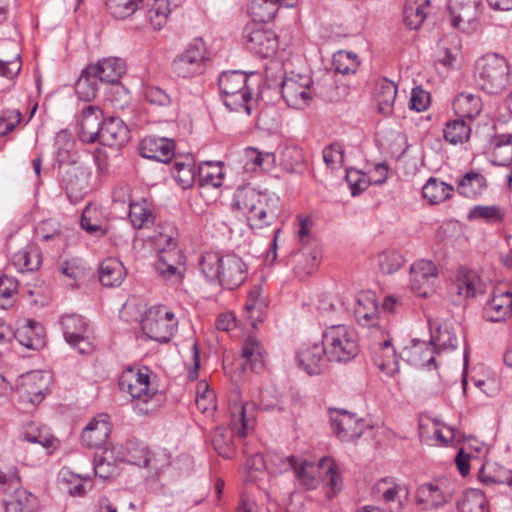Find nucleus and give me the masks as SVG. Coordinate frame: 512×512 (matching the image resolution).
<instances>
[{
    "label": "nucleus",
    "instance_id": "nucleus-53",
    "mask_svg": "<svg viewBox=\"0 0 512 512\" xmlns=\"http://www.w3.org/2000/svg\"><path fill=\"white\" fill-rule=\"evenodd\" d=\"M485 497L479 490H472L464 495L462 502L458 503L459 512H485Z\"/></svg>",
    "mask_w": 512,
    "mask_h": 512
},
{
    "label": "nucleus",
    "instance_id": "nucleus-51",
    "mask_svg": "<svg viewBox=\"0 0 512 512\" xmlns=\"http://www.w3.org/2000/svg\"><path fill=\"white\" fill-rule=\"evenodd\" d=\"M277 218V213L271 208L269 202L252 215L247 216V222L251 229H262L271 225Z\"/></svg>",
    "mask_w": 512,
    "mask_h": 512
},
{
    "label": "nucleus",
    "instance_id": "nucleus-32",
    "mask_svg": "<svg viewBox=\"0 0 512 512\" xmlns=\"http://www.w3.org/2000/svg\"><path fill=\"white\" fill-rule=\"evenodd\" d=\"M453 109L458 116L472 120L480 114L482 101L479 95L461 92L453 101Z\"/></svg>",
    "mask_w": 512,
    "mask_h": 512
},
{
    "label": "nucleus",
    "instance_id": "nucleus-37",
    "mask_svg": "<svg viewBox=\"0 0 512 512\" xmlns=\"http://www.w3.org/2000/svg\"><path fill=\"white\" fill-rule=\"evenodd\" d=\"M397 96V86L394 82L383 79L377 84L375 99L379 111L384 115H390Z\"/></svg>",
    "mask_w": 512,
    "mask_h": 512
},
{
    "label": "nucleus",
    "instance_id": "nucleus-49",
    "mask_svg": "<svg viewBox=\"0 0 512 512\" xmlns=\"http://www.w3.org/2000/svg\"><path fill=\"white\" fill-rule=\"evenodd\" d=\"M402 492L407 494L405 486L395 483L393 478H383L375 485V493L380 495L386 503L397 501Z\"/></svg>",
    "mask_w": 512,
    "mask_h": 512
},
{
    "label": "nucleus",
    "instance_id": "nucleus-44",
    "mask_svg": "<svg viewBox=\"0 0 512 512\" xmlns=\"http://www.w3.org/2000/svg\"><path fill=\"white\" fill-rule=\"evenodd\" d=\"M143 5V0H105L108 13L115 19L132 16Z\"/></svg>",
    "mask_w": 512,
    "mask_h": 512
},
{
    "label": "nucleus",
    "instance_id": "nucleus-33",
    "mask_svg": "<svg viewBox=\"0 0 512 512\" xmlns=\"http://www.w3.org/2000/svg\"><path fill=\"white\" fill-rule=\"evenodd\" d=\"M19 441H26L32 444H38L44 449L53 446L55 438L50 434L49 430L39 423H27L18 436Z\"/></svg>",
    "mask_w": 512,
    "mask_h": 512
},
{
    "label": "nucleus",
    "instance_id": "nucleus-24",
    "mask_svg": "<svg viewBox=\"0 0 512 512\" xmlns=\"http://www.w3.org/2000/svg\"><path fill=\"white\" fill-rule=\"evenodd\" d=\"M271 201L266 193L257 191L250 186L238 188L233 199V208L242 211L246 216L252 215Z\"/></svg>",
    "mask_w": 512,
    "mask_h": 512
},
{
    "label": "nucleus",
    "instance_id": "nucleus-23",
    "mask_svg": "<svg viewBox=\"0 0 512 512\" xmlns=\"http://www.w3.org/2000/svg\"><path fill=\"white\" fill-rule=\"evenodd\" d=\"M130 137V130L126 123L117 116L105 118L98 142L109 147H121Z\"/></svg>",
    "mask_w": 512,
    "mask_h": 512
},
{
    "label": "nucleus",
    "instance_id": "nucleus-52",
    "mask_svg": "<svg viewBox=\"0 0 512 512\" xmlns=\"http://www.w3.org/2000/svg\"><path fill=\"white\" fill-rule=\"evenodd\" d=\"M0 486L4 492L21 489V481L15 465L0 463Z\"/></svg>",
    "mask_w": 512,
    "mask_h": 512
},
{
    "label": "nucleus",
    "instance_id": "nucleus-31",
    "mask_svg": "<svg viewBox=\"0 0 512 512\" xmlns=\"http://www.w3.org/2000/svg\"><path fill=\"white\" fill-rule=\"evenodd\" d=\"M117 456L114 457L113 450L104 448L101 452H97L93 459V470L95 476L103 480H110L119 475V467L116 463Z\"/></svg>",
    "mask_w": 512,
    "mask_h": 512
},
{
    "label": "nucleus",
    "instance_id": "nucleus-64",
    "mask_svg": "<svg viewBox=\"0 0 512 512\" xmlns=\"http://www.w3.org/2000/svg\"><path fill=\"white\" fill-rule=\"evenodd\" d=\"M345 179L351 189L352 196L359 195L368 187V182L365 178V175L361 173L359 170H347Z\"/></svg>",
    "mask_w": 512,
    "mask_h": 512
},
{
    "label": "nucleus",
    "instance_id": "nucleus-55",
    "mask_svg": "<svg viewBox=\"0 0 512 512\" xmlns=\"http://www.w3.org/2000/svg\"><path fill=\"white\" fill-rule=\"evenodd\" d=\"M14 51L10 57L0 56V75L9 79L16 77L21 70L20 54L15 44H10Z\"/></svg>",
    "mask_w": 512,
    "mask_h": 512
},
{
    "label": "nucleus",
    "instance_id": "nucleus-60",
    "mask_svg": "<svg viewBox=\"0 0 512 512\" xmlns=\"http://www.w3.org/2000/svg\"><path fill=\"white\" fill-rule=\"evenodd\" d=\"M378 263L383 273L392 274L400 269L404 259L397 251H385L378 256Z\"/></svg>",
    "mask_w": 512,
    "mask_h": 512
},
{
    "label": "nucleus",
    "instance_id": "nucleus-38",
    "mask_svg": "<svg viewBox=\"0 0 512 512\" xmlns=\"http://www.w3.org/2000/svg\"><path fill=\"white\" fill-rule=\"evenodd\" d=\"M470 134V125L465 121V118L460 116L448 121L443 129L444 139L453 145L466 142L470 138Z\"/></svg>",
    "mask_w": 512,
    "mask_h": 512
},
{
    "label": "nucleus",
    "instance_id": "nucleus-4",
    "mask_svg": "<svg viewBox=\"0 0 512 512\" xmlns=\"http://www.w3.org/2000/svg\"><path fill=\"white\" fill-rule=\"evenodd\" d=\"M218 86L223 103L230 111L252 114L256 100L252 98L246 73L238 70L223 72L218 78Z\"/></svg>",
    "mask_w": 512,
    "mask_h": 512
},
{
    "label": "nucleus",
    "instance_id": "nucleus-36",
    "mask_svg": "<svg viewBox=\"0 0 512 512\" xmlns=\"http://www.w3.org/2000/svg\"><path fill=\"white\" fill-rule=\"evenodd\" d=\"M280 0H248L247 11L252 22L267 23L271 21L278 9Z\"/></svg>",
    "mask_w": 512,
    "mask_h": 512
},
{
    "label": "nucleus",
    "instance_id": "nucleus-14",
    "mask_svg": "<svg viewBox=\"0 0 512 512\" xmlns=\"http://www.w3.org/2000/svg\"><path fill=\"white\" fill-rule=\"evenodd\" d=\"M60 325L66 342L79 353L86 354L92 350L89 340V324L78 314H66L60 319Z\"/></svg>",
    "mask_w": 512,
    "mask_h": 512
},
{
    "label": "nucleus",
    "instance_id": "nucleus-7",
    "mask_svg": "<svg viewBox=\"0 0 512 512\" xmlns=\"http://www.w3.org/2000/svg\"><path fill=\"white\" fill-rule=\"evenodd\" d=\"M91 176V169L77 160H70L68 164H61L59 171H57L59 185L73 203L83 199L89 191Z\"/></svg>",
    "mask_w": 512,
    "mask_h": 512
},
{
    "label": "nucleus",
    "instance_id": "nucleus-6",
    "mask_svg": "<svg viewBox=\"0 0 512 512\" xmlns=\"http://www.w3.org/2000/svg\"><path fill=\"white\" fill-rule=\"evenodd\" d=\"M476 84L489 94H499L509 83V67L504 57L488 54L476 61Z\"/></svg>",
    "mask_w": 512,
    "mask_h": 512
},
{
    "label": "nucleus",
    "instance_id": "nucleus-9",
    "mask_svg": "<svg viewBox=\"0 0 512 512\" xmlns=\"http://www.w3.org/2000/svg\"><path fill=\"white\" fill-rule=\"evenodd\" d=\"M206 45L201 38L193 39L185 51L172 62L173 72L182 78H191L205 70Z\"/></svg>",
    "mask_w": 512,
    "mask_h": 512
},
{
    "label": "nucleus",
    "instance_id": "nucleus-59",
    "mask_svg": "<svg viewBox=\"0 0 512 512\" xmlns=\"http://www.w3.org/2000/svg\"><path fill=\"white\" fill-rule=\"evenodd\" d=\"M38 380L42 381L43 376L37 371H32L27 373L25 376H22V388L25 393L31 396L30 401L32 403H40L44 398L42 389L34 388V385Z\"/></svg>",
    "mask_w": 512,
    "mask_h": 512
},
{
    "label": "nucleus",
    "instance_id": "nucleus-57",
    "mask_svg": "<svg viewBox=\"0 0 512 512\" xmlns=\"http://www.w3.org/2000/svg\"><path fill=\"white\" fill-rule=\"evenodd\" d=\"M94 212L95 210L91 207V205L86 206L81 216L80 226L83 230L92 236H104L107 233V228L100 225L98 219L93 218L92 214Z\"/></svg>",
    "mask_w": 512,
    "mask_h": 512
},
{
    "label": "nucleus",
    "instance_id": "nucleus-63",
    "mask_svg": "<svg viewBox=\"0 0 512 512\" xmlns=\"http://www.w3.org/2000/svg\"><path fill=\"white\" fill-rule=\"evenodd\" d=\"M22 114L18 109L0 111V136H5L21 123Z\"/></svg>",
    "mask_w": 512,
    "mask_h": 512
},
{
    "label": "nucleus",
    "instance_id": "nucleus-18",
    "mask_svg": "<svg viewBox=\"0 0 512 512\" xmlns=\"http://www.w3.org/2000/svg\"><path fill=\"white\" fill-rule=\"evenodd\" d=\"M297 363L307 374L319 375L327 368V349L321 344L313 343L300 348L297 352Z\"/></svg>",
    "mask_w": 512,
    "mask_h": 512
},
{
    "label": "nucleus",
    "instance_id": "nucleus-2",
    "mask_svg": "<svg viewBox=\"0 0 512 512\" xmlns=\"http://www.w3.org/2000/svg\"><path fill=\"white\" fill-rule=\"evenodd\" d=\"M124 73L122 59L109 57L99 60L82 70L75 84L76 94L81 100L91 101L96 97L100 83L117 84Z\"/></svg>",
    "mask_w": 512,
    "mask_h": 512
},
{
    "label": "nucleus",
    "instance_id": "nucleus-22",
    "mask_svg": "<svg viewBox=\"0 0 512 512\" xmlns=\"http://www.w3.org/2000/svg\"><path fill=\"white\" fill-rule=\"evenodd\" d=\"M512 313V291L496 290L485 303L483 318L488 322L505 321Z\"/></svg>",
    "mask_w": 512,
    "mask_h": 512
},
{
    "label": "nucleus",
    "instance_id": "nucleus-1",
    "mask_svg": "<svg viewBox=\"0 0 512 512\" xmlns=\"http://www.w3.org/2000/svg\"><path fill=\"white\" fill-rule=\"evenodd\" d=\"M199 268L208 282L218 283L225 289L238 288L247 277V265L234 253L221 255L206 252L199 260Z\"/></svg>",
    "mask_w": 512,
    "mask_h": 512
},
{
    "label": "nucleus",
    "instance_id": "nucleus-15",
    "mask_svg": "<svg viewBox=\"0 0 512 512\" xmlns=\"http://www.w3.org/2000/svg\"><path fill=\"white\" fill-rule=\"evenodd\" d=\"M486 284L473 270L461 267L456 278L450 286V294L454 303H462L469 298H475L485 293Z\"/></svg>",
    "mask_w": 512,
    "mask_h": 512
},
{
    "label": "nucleus",
    "instance_id": "nucleus-50",
    "mask_svg": "<svg viewBox=\"0 0 512 512\" xmlns=\"http://www.w3.org/2000/svg\"><path fill=\"white\" fill-rule=\"evenodd\" d=\"M214 450L224 458H231L233 455L232 434L222 428H217L212 435Z\"/></svg>",
    "mask_w": 512,
    "mask_h": 512
},
{
    "label": "nucleus",
    "instance_id": "nucleus-47",
    "mask_svg": "<svg viewBox=\"0 0 512 512\" xmlns=\"http://www.w3.org/2000/svg\"><path fill=\"white\" fill-rule=\"evenodd\" d=\"M172 173L182 189L191 188L196 179V166L193 163L174 162Z\"/></svg>",
    "mask_w": 512,
    "mask_h": 512
},
{
    "label": "nucleus",
    "instance_id": "nucleus-29",
    "mask_svg": "<svg viewBox=\"0 0 512 512\" xmlns=\"http://www.w3.org/2000/svg\"><path fill=\"white\" fill-rule=\"evenodd\" d=\"M430 345L436 353L452 351L458 346V338L452 325L447 322L438 324L435 328L430 324Z\"/></svg>",
    "mask_w": 512,
    "mask_h": 512
},
{
    "label": "nucleus",
    "instance_id": "nucleus-17",
    "mask_svg": "<svg viewBox=\"0 0 512 512\" xmlns=\"http://www.w3.org/2000/svg\"><path fill=\"white\" fill-rule=\"evenodd\" d=\"M437 277L438 268L430 260H418L410 267L411 288L421 297H427L431 293Z\"/></svg>",
    "mask_w": 512,
    "mask_h": 512
},
{
    "label": "nucleus",
    "instance_id": "nucleus-42",
    "mask_svg": "<svg viewBox=\"0 0 512 512\" xmlns=\"http://www.w3.org/2000/svg\"><path fill=\"white\" fill-rule=\"evenodd\" d=\"M479 479L486 485L506 484L512 488V469L496 464L486 465L481 469Z\"/></svg>",
    "mask_w": 512,
    "mask_h": 512
},
{
    "label": "nucleus",
    "instance_id": "nucleus-26",
    "mask_svg": "<svg viewBox=\"0 0 512 512\" xmlns=\"http://www.w3.org/2000/svg\"><path fill=\"white\" fill-rule=\"evenodd\" d=\"M372 361L386 375H393L398 371V356L390 339L374 344Z\"/></svg>",
    "mask_w": 512,
    "mask_h": 512
},
{
    "label": "nucleus",
    "instance_id": "nucleus-11",
    "mask_svg": "<svg viewBox=\"0 0 512 512\" xmlns=\"http://www.w3.org/2000/svg\"><path fill=\"white\" fill-rule=\"evenodd\" d=\"M118 385L122 391L129 393L133 399L142 400L143 402H147L157 392L151 385L150 370L146 366L127 368L122 372Z\"/></svg>",
    "mask_w": 512,
    "mask_h": 512
},
{
    "label": "nucleus",
    "instance_id": "nucleus-27",
    "mask_svg": "<svg viewBox=\"0 0 512 512\" xmlns=\"http://www.w3.org/2000/svg\"><path fill=\"white\" fill-rule=\"evenodd\" d=\"M14 338L24 347L40 350L45 346V330L37 321L28 319L24 325L15 331Z\"/></svg>",
    "mask_w": 512,
    "mask_h": 512
},
{
    "label": "nucleus",
    "instance_id": "nucleus-3",
    "mask_svg": "<svg viewBox=\"0 0 512 512\" xmlns=\"http://www.w3.org/2000/svg\"><path fill=\"white\" fill-rule=\"evenodd\" d=\"M280 92L285 103L295 109L308 106L314 96L325 101L333 99L332 92L320 84L315 85L309 75L293 72L283 77Z\"/></svg>",
    "mask_w": 512,
    "mask_h": 512
},
{
    "label": "nucleus",
    "instance_id": "nucleus-39",
    "mask_svg": "<svg viewBox=\"0 0 512 512\" xmlns=\"http://www.w3.org/2000/svg\"><path fill=\"white\" fill-rule=\"evenodd\" d=\"M429 0H416L406 3L403 11L405 25L413 30L421 27L427 17V8Z\"/></svg>",
    "mask_w": 512,
    "mask_h": 512
},
{
    "label": "nucleus",
    "instance_id": "nucleus-28",
    "mask_svg": "<svg viewBox=\"0 0 512 512\" xmlns=\"http://www.w3.org/2000/svg\"><path fill=\"white\" fill-rule=\"evenodd\" d=\"M110 431L107 421L93 419L83 429L81 443L88 448L101 449L106 444Z\"/></svg>",
    "mask_w": 512,
    "mask_h": 512
},
{
    "label": "nucleus",
    "instance_id": "nucleus-10",
    "mask_svg": "<svg viewBox=\"0 0 512 512\" xmlns=\"http://www.w3.org/2000/svg\"><path fill=\"white\" fill-rule=\"evenodd\" d=\"M178 321L172 311L162 307L150 309L142 320V330L148 338L167 343L177 330Z\"/></svg>",
    "mask_w": 512,
    "mask_h": 512
},
{
    "label": "nucleus",
    "instance_id": "nucleus-40",
    "mask_svg": "<svg viewBox=\"0 0 512 512\" xmlns=\"http://www.w3.org/2000/svg\"><path fill=\"white\" fill-rule=\"evenodd\" d=\"M37 498L25 489L14 491L9 500H4L5 512H33Z\"/></svg>",
    "mask_w": 512,
    "mask_h": 512
},
{
    "label": "nucleus",
    "instance_id": "nucleus-20",
    "mask_svg": "<svg viewBox=\"0 0 512 512\" xmlns=\"http://www.w3.org/2000/svg\"><path fill=\"white\" fill-rule=\"evenodd\" d=\"M104 119L103 111L98 106H86L79 120V139L86 144L98 142Z\"/></svg>",
    "mask_w": 512,
    "mask_h": 512
},
{
    "label": "nucleus",
    "instance_id": "nucleus-58",
    "mask_svg": "<svg viewBox=\"0 0 512 512\" xmlns=\"http://www.w3.org/2000/svg\"><path fill=\"white\" fill-rule=\"evenodd\" d=\"M129 218L136 229H141L154 222L152 211L138 203L130 205Z\"/></svg>",
    "mask_w": 512,
    "mask_h": 512
},
{
    "label": "nucleus",
    "instance_id": "nucleus-45",
    "mask_svg": "<svg viewBox=\"0 0 512 512\" xmlns=\"http://www.w3.org/2000/svg\"><path fill=\"white\" fill-rule=\"evenodd\" d=\"M486 179L478 172L466 173L458 182V192L467 197L473 198L485 187Z\"/></svg>",
    "mask_w": 512,
    "mask_h": 512
},
{
    "label": "nucleus",
    "instance_id": "nucleus-61",
    "mask_svg": "<svg viewBox=\"0 0 512 512\" xmlns=\"http://www.w3.org/2000/svg\"><path fill=\"white\" fill-rule=\"evenodd\" d=\"M323 160L331 169L342 167L344 163V148L338 143H332L323 149Z\"/></svg>",
    "mask_w": 512,
    "mask_h": 512
},
{
    "label": "nucleus",
    "instance_id": "nucleus-12",
    "mask_svg": "<svg viewBox=\"0 0 512 512\" xmlns=\"http://www.w3.org/2000/svg\"><path fill=\"white\" fill-rule=\"evenodd\" d=\"M263 23L251 22L243 29L246 47L260 57L272 56L278 48V37L270 29H265Z\"/></svg>",
    "mask_w": 512,
    "mask_h": 512
},
{
    "label": "nucleus",
    "instance_id": "nucleus-56",
    "mask_svg": "<svg viewBox=\"0 0 512 512\" xmlns=\"http://www.w3.org/2000/svg\"><path fill=\"white\" fill-rule=\"evenodd\" d=\"M294 473L301 485L307 489L316 488L318 481L315 477V469L312 463L302 461L299 465L293 464Z\"/></svg>",
    "mask_w": 512,
    "mask_h": 512
},
{
    "label": "nucleus",
    "instance_id": "nucleus-54",
    "mask_svg": "<svg viewBox=\"0 0 512 512\" xmlns=\"http://www.w3.org/2000/svg\"><path fill=\"white\" fill-rule=\"evenodd\" d=\"M170 13L168 0H155L148 10V18L156 30H160L166 23Z\"/></svg>",
    "mask_w": 512,
    "mask_h": 512
},
{
    "label": "nucleus",
    "instance_id": "nucleus-19",
    "mask_svg": "<svg viewBox=\"0 0 512 512\" xmlns=\"http://www.w3.org/2000/svg\"><path fill=\"white\" fill-rule=\"evenodd\" d=\"M139 153L143 158L168 163L175 153V142L166 137L147 136L139 143Z\"/></svg>",
    "mask_w": 512,
    "mask_h": 512
},
{
    "label": "nucleus",
    "instance_id": "nucleus-35",
    "mask_svg": "<svg viewBox=\"0 0 512 512\" xmlns=\"http://www.w3.org/2000/svg\"><path fill=\"white\" fill-rule=\"evenodd\" d=\"M404 352L408 356V361L415 366H430L435 361L436 351L425 341L412 340L411 346L406 347Z\"/></svg>",
    "mask_w": 512,
    "mask_h": 512
},
{
    "label": "nucleus",
    "instance_id": "nucleus-48",
    "mask_svg": "<svg viewBox=\"0 0 512 512\" xmlns=\"http://www.w3.org/2000/svg\"><path fill=\"white\" fill-rule=\"evenodd\" d=\"M155 271L159 278L169 285H179L182 283L186 266L174 264H154Z\"/></svg>",
    "mask_w": 512,
    "mask_h": 512
},
{
    "label": "nucleus",
    "instance_id": "nucleus-34",
    "mask_svg": "<svg viewBox=\"0 0 512 512\" xmlns=\"http://www.w3.org/2000/svg\"><path fill=\"white\" fill-rule=\"evenodd\" d=\"M178 236V228L173 223L165 222L158 225L148 238L153 243L154 248L159 251L178 246Z\"/></svg>",
    "mask_w": 512,
    "mask_h": 512
},
{
    "label": "nucleus",
    "instance_id": "nucleus-30",
    "mask_svg": "<svg viewBox=\"0 0 512 512\" xmlns=\"http://www.w3.org/2000/svg\"><path fill=\"white\" fill-rule=\"evenodd\" d=\"M98 273L103 286L117 287L123 282L126 269L118 259L110 257L100 263Z\"/></svg>",
    "mask_w": 512,
    "mask_h": 512
},
{
    "label": "nucleus",
    "instance_id": "nucleus-25",
    "mask_svg": "<svg viewBox=\"0 0 512 512\" xmlns=\"http://www.w3.org/2000/svg\"><path fill=\"white\" fill-rule=\"evenodd\" d=\"M354 316L362 327L373 328L380 322L379 307L372 293H361L357 297Z\"/></svg>",
    "mask_w": 512,
    "mask_h": 512
},
{
    "label": "nucleus",
    "instance_id": "nucleus-21",
    "mask_svg": "<svg viewBox=\"0 0 512 512\" xmlns=\"http://www.w3.org/2000/svg\"><path fill=\"white\" fill-rule=\"evenodd\" d=\"M481 0H449L451 24L460 30L473 23L480 15Z\"/></svg>",
    "mask_w": 512,
    "mask_h": 512
},
{
    "label": "nucleus",
    "instance_id": "nucleus-13",
    "mask_svg": "<svg viewBox=\"0 0 512 512\" xmlns=\"http://www.w3.org/2000/svg\"><path fill=\"white\" fill-rule=\"evenodd\" d=\"M121 450L117 453V459L121 462L149 468L155 472H158L163 467V463L159 460L158 455L149 450L147 445L138 439H127L121 445Z\"/></svg>",
    "mask_w": 512,
    "mask_h": 512
},
{
    "label": "nucleus",
    "instance_id": "nucleus-8",
    "mask_svg": "<svg viewBox=\"0 0 512 512\" xmlns=\"http://www.w3.org/2000/svg\"><path fill=\"white\" fill-rule=\"evenodd\" d=\"M328 416L332 434L343 443L356 441L367 427L364 419L346 409L329 407Z\"/></svg>",
    "mask_w": 512,
    "mask_h": 512
},
{
    "label": "nucleus",
    "instance_id": "nucleus-16",
    "mask_svg": "<svg viewBox=\"0 0 512 512\" xmlns=\"http://www.w3.org/2000/svg\"><path fill=\"white\" fill-rule=\"evenodd\" d=\"M452 490L446 480L424 483L416 490V503L423 510L436 509L450 501Z\"/></svg>",
    "mask_w": 512,
    "mask_h": 512
},
{
    "label": "nucleus",
    "instance_id": "nucleus-46",
    "mask_svg": "<svg viewBox=\"0 0 512 512\" xmlns=\"http://www.w3.org/2000/svg\"><path fill=\"white\" fill-rule=\"evenodd\" d=\"M332 65L336 73L354 74L359 67L358 56L353 52L339 51L333 55Z\"/></svg>",
    "mask_w": 512,
    "mask_h": 512
},
{
    "label": "nucleus",
    "instance_id": "nucleus-43",
    "mask_svg": "<svg viewBox=\"0 0 512 512\" xmlns=\"http://www.w3.org/2000/svg\"><path fill=\"white\" fill-rule=\"evenodd\" d=\"M453 187L435 178H430L422 188V195L431 204L444 202L451 197Z\"/></svg>",
    "mask_w": 512,
    "mask_h": 512
},
{
    "label": "nucleus",
    "instance_id": "nucleus-5",
    "mask_svg": "<svg viewBox=\"0 0 512 512\" xmlns=\"http://www.w3.org/2000/svg\"><path fill=\"white\" fill-rule=\"evenodd\" d=\"M327 349V359L332 362L347 363L359 353L358 335L346 325H331L322 334Z\"/></svg>",
    "mask_w": 512,
    "mask_h": 512
},
{
    "label": "nucleus",
    "instance_id": "nucleus-62",
    "mask_svg": "<svg viewBox=\"0 0 512 512\" xmlns=\"http://www.w3.org/2000/svg\"><path fill=\"white\" fill-rule=\"evenodd\" d=\"M144 98L151 105L160 107H168L172 104V96L158 86H146L144 88Z\"/></svg>",
    "mask_w": 512,
    "mask_h": 512
},
{
    "label": "nucleus",
    "instance_id": "nucleus-41",
    "mask_svg": "<svg viewBox=\"0 0 512 512\" xmlns=\"http://www.w3.org/2000/svg\"><path fill=\"white\" fill-rule=\"evenodd\" d=\"M13 264L20 272H32L41 265V255L34 246H27L13 256Z\"/></svg>",
    "mask_w": 512,
    "mask_h": 512
}]
</instances>
